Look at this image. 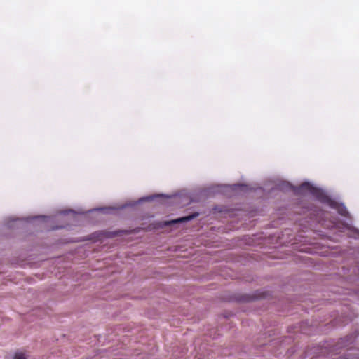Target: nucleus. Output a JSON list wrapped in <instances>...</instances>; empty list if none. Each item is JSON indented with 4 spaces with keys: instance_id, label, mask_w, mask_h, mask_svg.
<instances>
[{
    "instance_id": "f257e3e1",
    "label": "nucleus",
    "mask_w": 359,
    "mask_h": 359,
    "mask_svg": "<svg viewBox=\"0 0 359 359\" xmlns=\"http://www.w3.org/2000/svg\"><path fill=\"white\" fill-rule=\"evenodd\" d=\"M180 223V218H177L170 221H165L163 222H158L156 224H154L152 229H159L163 228L164 226H170L173 224H178Z\"/></svg>"
},
{
    "instance_id": "f03ea898",
    "label": "nucleus",
    "mask_w": 359,
    "mask_h": 359,
    "mask_svg": "<svg viewBox=\"0 0 359 359\" xmlns=\"http://www.w3.org/2000/svg\"><path fill=\"white\" fill-rule=\"evenodd\" d=\"M312 187L311 185L308 183V182H304L303 184H301V186L299 187V190L300 191H312Z\"/></svg>"
},
{
    "instance_id": "7ed1b4c3",
    "label": "nucleus",
    "mask_w": 359,
    "mask_h": 359,
    "mask_svg": "<svg viewBox=\"0 0 359 359\" xmlns=\"http://www.w3.org/2000/svg\"><path fill=\"white\" fill-rule=\"evenodd\" d=\"M197 215H198V213L188 216V217H181V219H180L181 223H182L184 222L189 221L190 219H191L192 218H194V217H196Z\"/></svg>"
},
{
    "instance_id": "20e7f679",
    "label": "nucleus",
    "mask_w": 359,
    "mask_h": 359,
    "mask_svg": "<svg viewBox=\"0 0 359 359\" xmlns=\"http://www.w3.org/2000/svg\"><path fill=\"white\" fill-rule=\"evenodd\" d=\"M14 359H26L24 353H18L15 355Z\"/></svg>"
},
{
    "instance_id": "39448f33",
    "label": "nucleus",
    "mask_w": 359,
    "mask_h": 359,
    "mask_svg": "<svg viewBox=\"0 0 359 359\" xmlns=\"http://www.w3.org/2000/svg\"><path fill=\"white\" fill-rule=\"evenodd\" d=\"M326 201L329 203V205H330V206H332V207H333V206H334V201H332L331 199H330V198H326Z\"/></svg>"
}]
</instances>
